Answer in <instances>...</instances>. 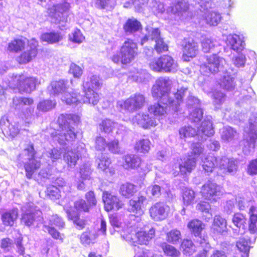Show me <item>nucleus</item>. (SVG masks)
I'll list each match as a JSON object with an SVG mask.
<instances>
[{"instance_id": "f257e3e1", "label": "nucleus", "mask_w": 257, "mask_h": 257, "mask_svg": "<svg viewBox=\"0 0 257 257\" xmlns=\"http://www.w3.org/2000/svg\"><path fill=\"white\" fill-rule=\"evenodd\" d=\"M80 117L76 114H66L60 115L58 119L60 130L52 133L55 141L60 144H66L67 141H70L75 138L76 135L71 125L79 122Z\"/></svg>"}, {"instance_id": "f03ea898", "label": "nucleus", "mask_w": 257, "mask_h": 257, "mask_svg": "<svg viewBox=\"0 0 257 257\" xmlns=\"http://www.w3.org/2000/svg\"><path fill=\"white\" fill-rule=\"evenodd\" d=\"M85 198L89 205H87L83 200H79L74 203V206L68 208L67 205L64 206L69 219L73 220V222L76 224L80 228L84 227L85 222L83 220L80 219L78 215L79 212L81 211H88L89 206L91 205H95L96 204V200L95 199L93 192L89 191L86 194Z\"/></svg>"}, {"instance_id": "7ed1b4c3", "label": "nucleus", "mask_w": 257, "mask_h": 257, "mask_svg": "<svg viewBox=\"0 0 257 257\" xmlns=\"http://www.w3.org/2000/svg\"><path fill=\"white\" fill-rule=\"evenodd\" d=\"M191 154L193 157L189 156V158H184L181 160V163L175 165L171 171L174 176L179 174L178 169H179L180 173L182 175H186L190 173L196 167V159L201 155L203 152V148L200 143H193L191 146Z\"/></svg>"}, {"instance_id": "20e7f679", "label": "nucleus", "mask_w": 257, "mask_h": 257, "mask_svg": "<svg viewBox=\"0 0 257 257\" xmlns=\"http://www.w3.org/2000/svg\"><path fill=\"white\" fill-rule=\"evenodd\" d=\"M138 48L137 43L133 40L127 39L121 46L120 51L113 55L111 59L114 63L128 64L134 60L138 55Z\"/></svg>"}, {"instance_id": "39448f33", "label": "nucleus", "mask_w": 257, "mask_h": 257, "mask_svg": "<svg viewBox=\"0 0 257 257\" xmlns=\"http://www.w3.org/2000/svg\"><path fill=\"white\" fill-rule=\"evenodd\" d=\"M186 89L181 88L178 90L174 96L176 100H166V102L163 103L161 99L160 103L155 104L150 106L148 110L150 113H153L159 119H162L166 117L167 113V107H172L175 111L178 110V106L180 105L182 98L183 97Z\"/></svg>"}, {"instance_id": "423d86ee", "label": "nucleus", "mask_w": 257, "mask_h": 257, "mask_svg": "<svg viewBox=\"0 0 257 257\" xmlns=\"http://www.w3.org/2000/svg\"><path fill=\"white\" fill-rule=\"evenodd\" d=\"M101 85L99 77L96 75H92L84 80L82 84L84 96H81V102L96 105L99 100V96L94 90L99 88Z\"/></svg>"}, {"instance_id": "0eeeda50", "label": "nucleus", "mask_w": 257, "mask_h": 257, "mask_svg": "<svg viewBox=\"0 0 257 257\" xmlns=\"http://www.w3.org/2000/svg\"><path fill=\"white\" fill-rule=\"evenodd\" d=\"M41 83L40 80L34 77L26 75H18L12 77L9 86L20 92L31 93Z\"/></svg>"}, {"instance_id": "6e6552de", "label": "nucleus", "mask_w": 257, "mask_h": 257, "mask_svg": "<svg viewBox=\"0 0 257 257\" xmlns=\"http://www.w3.org/2000/svg\"><path fill=\"white\" fill-rule=\"evenodd\" d=\"M202 165L203 169L207 172H211L215 166L227 170L228 172H233L236 170V165L233 160H230L226 157L218 160L213 156H209L204 158L201 156Z\"/></svg>"}, {"instance_id": "1a4fd4ad", "label": "nucleus", "mask_w": 257, "mask_h": 257, "mask_svg": "<svg viewBox=\"0 0 257 257\" xmlns=\"http://www.w3.org/2000/svg\"><path fill=\"white\" fill-rule=\"evenodd\" d=\"M197 132L191 126H184L181 127L179 130L180 138L185 139L188 137H194L196 135H200L203 138V136H211L213 135L214 133L212 127V123L210 118L204 119L201 122L199 127L197 126Z\"/></svg>"}, {"instance_id": "9d476101", "label": "nucleus", "mask_w": 257, "mask_h": 257, "mask_svg": "<svg viewBox=\"0 0 257 257\" xmlns=\"http://www.w3.org/2000/svg\"><path fill=\"white\" fill-rule=\"evenodd\" d=\"M178 64L169 55H163L152 60L150 63V68L154 71L160 72H175L178 69Z\"/></svg>"}, {"instance_id": "9b49d317", "label": "nucleus", "mask_w": 257, "mask_h": 257, "mask_svg": "<svg viewBox=\"0 0 257 257\" xmlns=\"http://www.w3.org/2000/svg\"><path fill=\"white\" fill-rule=\"evenodd\" d=\"M172 81L167 77H161L158 79L153 86L152 93L154 97L160 98L165 103L166 100H170L169 91Z\"/></svg>"}, {"instance_id": "f8f14e48", "label": "nucleus", "mask_w": 257, "mask_h": 257, "mask_svg": "<svg viewBox=\"0 0 257 257\" xmlns=\"http://www.w3.org/2000/svg\"><path fill=\"white\" fill-rule=\"evenodd\" d=\"M226 63L225 60L217 55L213 54L206 58V64L201 66V69L205 71L215 74L218 72L226 73Z\"/></svg>"}, {"instance_id": "ddd939ff", "label": "nucleus", "mask_w": 257, "mask_h": 257, "mask_svg": "<svg viewBox=\"0 0 257 257\" xmlns=\"http://www.w3.org/2000/svg\"><path fill=\"white\" fill-rule=\"evenodd\" d=\"M145 98L140 94H136L131 96L126 100H120L117 102L116 107L120 111L126 110L134 112L141 109L144 105Z\"/></svg>"}, {"instance_id": "4468645a", "label": "nucleus", "mask_w": 257, "mask_h": 257, "mask_svg": "<svg viewBox=\"0 0 257 257\" xmlns=\"http://www.w3.org/2000/svg\"><path fill=\"white\" fill-rule=\"evenodd\" d=\"M70 7V4L64 1L50 8L48 13L56 22H65L67 20Z\"/></svg>"}, {"instance_id": "2eb2a0df", "label": "nucleus", "mask_w": 257, "mask_h": 257, "mask_svg": "<svg viewBox=\"0 0 257 257\" xmlns=\"http://www.w3.org/2000/svg\"><path fill=\"white\" fill-rule=\"evenodd\" d=\"M155 230L153 228L149 230H141L138 231L135 234L134 233H122V236L127 241L133 243H138L141 244H147L149 241L154 237Z\"/></svg>"}, {"instance_id": "dca6fc26", "label": "nucleus", "mask_w": 257, "mask_h": 257, "mask_svg": "<svg viewBox=\"0 0 257 257\" xmlns=\"http://www.w3.org/2000/svg\"><path fill=\"white\" fill-rule=\"evenodd\" d=\"M146 31L147 32V34L141 40V44L142 45H143L146 41L150 39L152 40H154L155 41L156 45L155 48L158 53L167 51L168 46L161 38L160 33L158 29L147 27L146 28Z\"/></svg>"}, {"instance_id": "f3484780", "label": "nucleus", "mask_w": 257, "mask_h": 257, "mask_svg": "<svg viewBox=\"0 0 257 257\" xmlns=\"http://www.w3.org/2000/svg\"><path fill=\"white\" fill-rule=\"evenodd\" d=\"M13 103L16 106L21 105L30 106L25 109L21 117L26 124H29L32 123L34 119V115L33 114L34 107L31 106V105L34 103L33 99L16 97L13 99Z\"/></svg>"}, {"instance_id": "a211bd4d", "label": "nucleus", "mask_w": 257, "mask_h": 257, "mask_svg": "<svg viewBox=\"0 0 257 257\" xmlns=\"http://www.w3.org/2000/svg\"><path fill=\"white\" fill-rule=\"evenodd\" d=\"M201 193L207 200L216 201L222 194L221 187L211 181L206 182L202 187Z\"/></svg>"}, {"instance_id": "6ab92c4d", "label": "nucleus", "mask_w": 257, "mask_h": 257, "mask_svg": "<svg viewBox=\"0 0 257 257\" xmlns=\"http://www.w3.org/2000/svg\"><path fill=\"white\" fill-rule=\"evenodd\" d=\"M86 152L85 145L80 143L76 149L73 150L68 149L64 154L63 159L68 167L73 168L75 166L80 156Z\"/></svg>"}, {"instance_id": "aec40b11", "label": "nucleus", "mask_w": 257, "mask_h": 257, "mask_svg": "<svg viewBox=\"0 0 257 257\" xmlns=\"http://www.w3.org/2000/svg\"><path fill=\"white\" fill-rule=\"evenodd\" d=\"M170 211V207L161 202L155 203L149 209L151 217L155 221L164 220L168 216Z\"/></svg>"}, {"instance_id": "412c9836", "label": "nucleus", "mask_w": 257, "mask_h": 257, "mask_svg": "<svg viewBox=\"0 0 257 257\" xmlns=\"http://www.w3.org/2000/svg\"><path fill=\"white\" fill-rule=\"evenodd\" d=\"M38 41L32 39L28 42V47L26 51L23 52L17 58V61L20 64H26L32 61L37 55Z\"/></svg>"}, {"instance_id": "4be33fe9", "label": "nucleus", "mask_w": 257, "mask_h": 257, "mask_svg": "<svg viewBox=\"0 0 257 257\" xmlns=\"http://www.w3.org/2000/svg\"><path fill=\"white\" fill-rule=\"evenodd\" d=\"M64 225V223L61 218L56 215H53L50 217L48 221L44 222V229L47 231L53 238L62 239L60 233L54 228V226L63 227Z\"/></svg>"}, {"instance_id": "5701e85b", "label": "nucleus", "mask_w": 257, "mask_h": 257, "mask_svg": "<svg viewBox=\"0 0 257 257\" xmlns=\"http://www.w3.org/2000/svg\"><path fill=\"white\" fill-rule=\"evenodd\" d=\"M132 122L134 124L138 125L145 129L150 128L157 125V121L154 117L144 113L136 114L132 118Z\"/></svg>"}, {"instance_id": "b1692460", "label": "nucleus", "mask_w": 257, "mask_h": 257, "mask_svg": "<svg viewBox=\"0 0 257 257\" xmlns=\"http://www.w3.org/2000/svg\"><path fill=\"white\" fill-rule=\"evenodd\" d=\"M69 89L68 81L65 79L52 80L47 87L50 95L61 96Z\"/></svg>"}, {"instance_id": "393cba45", "label": "nucleus", "mask_w": 257, "mask_h": 257, "mask_svg": "<svg viewBox=\"0 0 257 257\" xmlns=\"http://www.w3.org/2000/svg\"><path fill=\"white\" fill-rule=\"evenodd\" d=\"M0 130L8 138H13L19 133L18 125L11 123L6 117H3L0 120Z\"/></svg>"}, {"instance_id": "a878e982", "label": "nucleus", "mask_w": 257, "mask_h": 257, "mask_svg": "<svg viewBox=\"0 0 257 257\" xmlns=\"http://www.w3.org/2000/svg\"><path fill=\"white\" fill-rule=\"evenodd\" d=\"M183 46V59L189 61L194 58L198 53V45L193 40H185Z\"/></svg>"}, {"instance_id": "bb28decb", "label": "nucleus", "mask_w": 257, "mask_h": 257, "mask_svg": "<svg viewBox=\"0 0 257 257\" xmlns=\"http://www.w3.org/2000/svg\"><path fill=\"white\" fill-rule=\"evenodd\" d=\"M148 204L147 198L143 196H140L136 199L130 200L128 209L137 217L144 214L143 207Z\"/></svg>"}, {"instance_id": "cd10ccee", "label": "nucleus", "mask_w": 257, "mask_h": 257, "mask_svg": "<svg viewBox=\"0 0 257 257\" xmlns=\"http://www.w3.org/2000/svg\"><path fill=\"white\" fill-rule=\"evenodd\" d=\"M226 43L231 49L240 53L245 48L244 38L242 35L229 34L226 36Z\"/></svg>"}, {"instance_id": "c85d7f7f", "label": "nucleus", "mask_w": 257, "mask_h": 257, "mask_svg": "<svg viewBox=\"0 0 257 257\" xmlns=\"http://www.w3.org/2000/svg\"><path fill=\"white\" fill-rule=\"evenodd\" d=\"M102 199L105 209L107 211L112 209L118 210L123 205V203L116 196L113 195L107 192H103Z\"/></svg>"}, {"instance_id": "c756f323", "label": "nucleus", "mask_w": 257, "mask_h": 257, "mask_svg": "<svg viewBox=\"0 0 257 257\" xmlns=\"http://www.w3.org/2000/svg\"><path fill=\"white\" fill-rule=\"evenodd\" d=\"M56 184L59 186L58 188L54 185L50 186L47 189V195L53 200L59 199L61 196V191L67 190L68 187L66 186L65 182L62 178H58L56 181Z\"/></svg>"}, {"instance_id": "7c9ffc66", "label": "nucleus", "mask_w": 257, "mask_h": 257, "mask_svg": "<svg viewBox=\"0 0 257 257\" xmlns=\"http://www.w3.org/2000/svg\"><path fill=\"white\" fill-rule=\"evenodd\" d=\"M124 163L123 166L126 169H134L140 166L144 172H148L150 169V166L147 167L145 169H143L144 162H142L140 159L134 155H127L124 157Z\"/></svg>"}, {"instance_id": "2f4dec72", "label": "nucleus", "mask_w": 257, "mask_h": 257, "mask_svg": "<svg viewBox=\"0 0 257 257\" xmlns=\"http://www.w3.org/2000/svg\"><path fill=\"white\" fill-rule=\"evenodd\" d=\"M41 211L31 208L23 214L22 221L26 225L30 226L33 225L35 222L41 220Z\"/></svg>"}, {"instance_id": "473e14b6", "label": "nucleus", "mask_w": 257, "mask_h": 257, "mask_svg": "<svg viewBox=\"0 0 257 257\" xmlns=\"http://www.w3.org/2000/svg\"><path fill=\"white\" fill-rule=\"evenodd\" d=\"M245 137L249 151L251 149H253L257 144V122L251 123L250 124L249 131L246 132Z\"/></svg>"}, {"instance_id": "72a5a7b5", "label": "nucleus", "mask_w": 257, "mask_h": 257, "mask_svg": "<svg viewBox=\"0 0 257 257\" xmlns=\"http://www.w3.org/2000/svg\"><path fill=\"white\" fill-rule=\"evenodd\" d=\"M61 100L68 105H77L81 103V95L75 90H67L61 97Z\"/></svg>"}, {"instance_id": "f704fd0d", "label": "nucleus", "mask_w": 257, "mask_h": 257, "mask_svg": "<svg viewBox=\"0 0 257 257\" xmlns=\"http://www.w3.org/2000/svg\"><path fill=\"white\" fill-rule=\"evenodd\" d=\"M211 229L214 233L223 234L227 231V221L220 215H215Z\"/></svg>"}, {"instance_id": "c9c22d12", "label": "nucleus", "mask_w": 257, "mask_h": 257, "mask_svg": "<svg viewBox=\"0 0 257 257\" xmlns=\"http://www.w3.org/2000/svg\"><path fill=\"white\" fill-rule=\"evenodd\" d=\"M246 218L242 213H236L232 217V222L238 228V232H234L236 234H243L245 232Z\"/></svg>"}, {"instance_id": "e433bc0d", "label": "nucleus", "mask_w": 257, "mask_h": 257, "mask_svg": "<svg viewBox=\"0 0 257 257\" xmlns=\"http://www.w3.org/2000/svg\"><path fill=\"white\" fill-rule=\"evenodd\" d=\"M18 217V210L13 209L4 213L2 215V220L6 226H13Z\"/></svg>"}, {"instance_id": "4c0bfd02", "label": "nucleus", "mask_w": 257, "mask_h": 257, "mask_svg": "<svg viewBox=\"0 0 257 257\" xmlns=\"http://www.w3.org/2000/svg\"><path fill=\"white\" fill-rule=\"evenodd\" d=\"M248 214V230L252 233H257V207L251 206Z\"/></svg>"}, {"instance_id": "58836bf2", "label": "nucleus", "mask_w": 257, "mask_h": 257, "mask_svg": "<svg viewBox=\"0 0 257 257\" xmlns=\"http://www.w3.org/2000/svg\"><path fill=\"white\" fill-rule=\"evenodd\" d=\"M29 41L26 39H16L8 44V50L11 52H18L25 48L26 44L28 45Z\"/></svg>"}, {"instance_id": "ea45409f", "label": "nucleus", "mask_w": 257, "mask_h": 257, "mask_svg": "<svg viewBox=\"0 0 257 257\" xmlns=\"http://www.w3.org/2000/svg\"><path fill=\"white\" fill-rule=\"evenodd\" d=\"M249 241L250 240L246 236L239 238L236 241L237 248L240 252L243 253L242 257H248L250 249Z\"/></svg>"}, {"instance_id": "a19ab883", "label": "nucleus", "mask_w": 257, "mask_h": 257, "mask_svg": "<svg viewBox=\"0 0 257 257\" xmlns=\"http://www.w3.org/2000/svg\"><path fill=\"white\" fill-rule=\"evenodd\" d=\"M62 39V36L59 33L49 32L42 34L40 40L49 44L58 43Z\"/></svg>"}, {"instance_id": "79ce46f5", "label": "nucleus", "mask_w": 257, "mask_h": 257, "mask_svg": "<svg viewBox=\"0 0 257 257\" xmlns=\"http://www.w3.org/2000/svg\"><path fill=\"white\" fill-rule=\"evenodd\" d=\"M142 28L141 23L136 19L132 18L128 19L123 25L125 32L132 33L139 31Z\"/></svg>"}, {"instance_id": "37998d69", "label": "nucleus", "mask_w": 257, "mask_h": 257, "mask_svg": "<svg viewBox=\"0 0 257 257\" xmlns=\"http://www.w3.org/2000/svg\"><path fill=\"white\" fill-rule=\"evenodd\" d=\"M122 127L118 123L112 121L110 119H106L101 121L99 124V128L102 132L106 134H109L113 130L119 127Z\"/></svg>"}, {"instance_id": "c03bdc74", "label": "nucleus", "mask_w": 257, "mask_h": 257, "mask_svg": "<svg viewBox=\"0 0 257 257\" xmlns=\"http://www.w3.org/2000/svg\"><path fill=\"white\" fill-rule=\"evenodd\" d=\"M203 18L206 23L211 26H216L220 22V15L215 12H206L203 15Z\"/></svg>"}, {"instance_id": "a18cd8bd", "label": "nucleus", "mask_w": 257, "mask_h": 257, "mask_svg": "<svg viewBox=\"0 0 257 257\" xmlns=\"http://www.w3.org/2000/svg\"><path fill=\"white\" fill-rule=\"evenodd\" d=\"M97 238V235L93 232L86 231L80 236V242L84 246H89L94 244Z\"/></svg>"}, {"instance_id": "49530a36", "label": "nucleus", "mask_w": 257, "mask_h": 257, "mask_svg": "<svg viewBox=\"0 0 257 257\" xmlns=\"http://www.w3.org/2000/svg\"><path fill=\"white\" fill-rule=\"evenodd\" d=\"M187 226L196 236H200L201 231L204 228V225L202 222L197 219L190 221L188 223Z\"/></svg>"}, {"instance_id": "de8ad7c7", "label": "nucleus", "mask_w": 257, "mask_h": 257, "mask_svg": "<svg viewBox=\"0 0 257 257\" xmlns=\"http://www.w3.org/2000/svg\"><path fill=\"white\" fill-rule=\"evenodd\" d=\"M181 238V233L178 229H172L166 233V239L169 243L176 244L179 242Z\"/></svg>"}, {"instance_id": "09e8293b", "label": "nucleus", "mask_w": 257, "mask_h": 257, "mask_svg": "<svg viewBox=\"0 0 257 257\" xmlns=\"http://www.w3.org/2000/svg\"><path fill=\"white\" fill-rule=\"evenodd\" d=\"M181 249L183 253L186 255H190L196 251L195 246L191 240L184 239L181 245Z\"/></svg>"}, {"instance_id": "8fccbe9b", "label": "nucleus", "mask_w": 257, "mask_h": 257, "mask_svg": "<svg viewBox=\"0 0 257 257\" xmlns=\"http://www.w3.org/2000/svg\"><path fill=\"white\" fill-rule=\"evenodd\" d=\"M136 191L135 186L133 184L128 183L122 184L119 189L120 193L127 198L133 196Z\"/></svg>"}, {"instance_id": "3c124183", "label": "nucleus", "mask_w": 257, "mask_h": 257, "mask_svg": "<svg viewBox=\"0 0 257 257\" xmlns=\"http://www.w3.org/2000/svg\"><path fill=\"white\" fill-rule=\"evenodd\" d=\"M236 132L231 127H224L221 133V139L224 142L231 141L236 135Z\"/></svg>"}, {"instance_id": "603ef678", "label": "nucleus", "mask_w": 257, "mask_h": 257, "mask_svg": "<svg viewBox=\"0 0 257 257\" xmlns=\"http://www.w3.org/2000/svg\"><path fill=\"white\" fill-rule=\"evenodd\" d=\"M151 142L148 139H142L138 141L135 145V149L138 152L147 153L150 149Z\"/></svg>"}, {"instance_id": "864d4df0", "label": "nucleus", "mask_w": 257, "mask_h": 257, "mask_svg": "<svg viewBox=\"0 0 257 257\" xmlns=\"http://www.w3.org/2000/svg\"><path fill=\"white\" fill-rule=\"evenodd\" d=\"M40 162L34 159L30 160L29 163L25 166L27 177L30 178L34 171L40 167Z\"/></svg>"}, {"instance_id": "5fc2aeb1", "label": "nucleus", "mask_w": 257, "mask_h": 257, "mask_svg": "<svg viewBox=\"0 0 257 257\" xmlns=\"http://www.w3.org/2000/svg\"><path fill=\"white\" fill-rule=\"evenodd\" d=\"M182 197L184 205L185 206L190 205L194 201L195 193L193 190L190 189H186L183 192Z\"/></svg>"}, {"instance_id": "6e6d98bb", "label": "nucleus", "mask_w": 257, "mask_h": 257, "mask_svg": "<svg viewBox=\"0 0 257 257\" xmlns=\"http://www.w3.org/2000/svg\"><path fill=\"white\" fill-rule=\"evenodd\" d=\"M69 40L75 43L80 44L82 43L85 37L79 30H75L69 35Z\"/></svg>"}, {"instance_id": "4d7b16f0", "label": "nucleus", "mask_w": 257, "mask_h": 257, "mask_svg": "<svg viewBox=\"0 0 257 257\" xmlns=\"http://www.w3.org/2000/svg\"><path fill=\"white\" fill-rule=\"evenodd\" d=\"M146 4H148V0H125L123 6L124 8H128L134 5L135 8L139 10V9L144 6Z\"/></svg>"}, {"instance_id": "13d9d810", "label": "nucleus", "mask_w": 257, "mask_h": 257, "mask_svg": "<svg viewBox=\"0 0 257 257\" xmlns=\"http://www.w3.org/2000/svg\"><path fill=\"white\" fill-rule=\"evenodd\" d=\"M162 248L167 255L172 257H179L180 254V251L171 245L165 243L163 245Z\"/></svg>"}, {"instance_id": "bf43d9fd", "label": "nucleus", "mask_w": 257, "mask_h": 257, "mask_svg": "<svg viewBox=\"0 0 257 257\" xmlns=\"http://www.w3.org/2000/svg\"><path fill=\"white\" fill-rule=\"evenodd\" d=\"M196 208L198 210L207 214V216L205 218L206 220H209L212 217V214L210 212V206L208 202L201 201L197 204Z\"/></svg>"}, {"instance_id": "052dcab7", "label": "nucleus", "mask_w": 257, "mask_h": 257, "mask_svg": "<svg viewBox=\"0 0 257 257\" xmlns=\"http://www.w3.org/2000/svg\"><path fill=\"white\" fill-rule=\"evenodd\" d=\"M133 77L135 81L139 83H146L151 79V75L145 70L138 72Z\"/></svg>"}, {"instance_id": "680f3d73", "label": "nucleus", "mask_w": 257, "mask_h": 257, "mask_svg": "<svg viewBox=\"0 0 257 257\" xmlns=\"http://www.w3.org/2000/svg\"><path fill=\"white\" fill-rule=\"evenodd\" d=\"M221 85L227 90H231L234 87V83L233 77L228 74L223 76Z\"/></svg>"}, {"instance_id": "e2e57ef3", "label": "nucleus", "mask_w": 257, "mask_h": 257, "mask_svg": "<svg viewBox=\"0 0 257 257\" xmlns=\"http://www.w3.org/2000/svg\"><path fill=\"white\" fill-rule=\"evenodd\" d=\"M149 7L156 15L163 13L164 11L163 5L156 1H152L149 3Z\"/></svg>"}, {"instance_id": "0e129e2a", "label": "nucleus", "mask_w": 257, "mask_h": 257, "mask_svg": "<svg viewBox=\"0 0 257 257\" xmlns=\"http://www.w3.org/2000/svg\"><path fill=\"white\" fill-rule=\"evenodd\" d=\"M56 105V102L52 100H45L40 102L37 106L39 110L47 111L54 108Z\"/></svg>"}, {"instance_id": "69168bd1", "label": "nucleus", "mask_w": 257, "mask_h": 257, "mask_svg": "<svg viewBox=\"0 0 257 257\" xmlns=\"http://www.w3.org/2000/svg\"><path fill=\"white\" fill-rule=\"evenodd\" d=\"M69 73L72 75L75 78L79 79L83 73V70L80 67L72 63L70 66Z\"/></svg>"}, {"instance_id": "338daca9", "label": "nucleus", "mask_w": 257, "mask_h": 257, "mask_svg": "<svg viewBox=\"0 0 257 257\" xmlns=\"http://www.w3.org/2000/svg\"><path fill=\"white\" fill-rule=\"evenodd\" d=\"M111 163V161L108 157L106 156H103L100 159L98 162V167L100 170L107 172V171H109V165Z\"/></svg>"}, {"instance_id": "774afa93", "label": "nucleus", "mask_w": 257, "mask_h": 257, "mask_svg": "<svg viewBox=\"0 0 257 257\" xmlns=\"http://www.w3.org/2000/svg\"><path fill=\"white\" fill-rule=\"evenodd\" d=\"M108 149L110 152L114 154H119L121 153V149L119 145L117 140H114L107 144Z\"/></svg>"}]
</instances>
